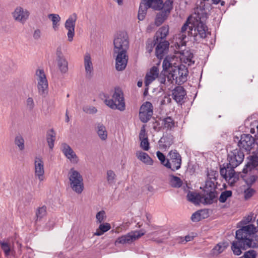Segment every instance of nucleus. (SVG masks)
Instances as JSON below:
<instances>
[{
    "label": "nucleus",
    "mask_w": 258,
    "mask_h": 258,
    "mask_svg": "<svg viewBox=\"0 0 258 258\" xmlns=\"http://www.w3.org/2000/svg\"><path fill=\"white\" fill-rule=\"evenodd\" d=\"M252 219L251 215L244 217L240 222L243 226L236 231V238L237 240L232 242L231 249L236 255L241 253V249L258 247V235L256 234L257 228L253 224L246 225Z\"/></svg>",
    "instance_id": "1"
},
{
    "label": "nucleus",
    "mask_w": 258,
    "mask_h": 258,
    "mask_svg": "<svg viewBox=\"0 0 258 258\" xmlns=\"http://www.w3.org/2000/svg\"><path fill=\"white\" fill-rule=\"evenodd\" d=\"M208 18L206 12L198 14L197 18L189 16L181 27L180 32H185L188 29L187 32H191L193 30L198 32H209L208 28L205 23Z\"/></svg>",
    "instance_id": "2"
},
{
    "label": "nucleus",
    "mask_w": 258,
    "mask_h": 258,
    "mask_svg": "<svg viewBox=\"0 0 258 258\" xmlns=\"http://www.w3.org/2000/svg\"><path fill=\"white\" fill-rule=\"evenodd\" d=\"M188 74V71L186 66L180 64L171 68L167 79L171 83L175 82L176 84L181 85L186 81Z\"/></svg>",
    "instance_id": "3"
},
{
    "label": "nucleus",
    "mask_w": 258,
    "mask_h": 258,
    "mask_svg": "<svg viewBox=\"0 0 258 258\" xmlns=\"http://www.w3.org/2000/svg\"><path fill=\"white\" fill-rule=\"evenodd\" d=\"M104 97L105 98L104 103L110 108L118 109L120 111L125 110L123 94L120 89L117 88L115 89L111 99H107L105 96Z\"/></svg>",
    "instance_id": "4"
},
{
    "label": "nucleus",
    "mask_w": 258,
    "mask_h": 258,
    "mask_svg": "<svg viewBox=\"0 0 258 258\" xmlns=\"http://www.w3.org/2000/svg\"><path fill=\"white\" fill-rule=\"evenodd\" d=\"M68 175L70 187L72 190L77 194H81L84 188L82 175L74 168L70 170Z\"/></svg>",
    "instance_id": "5"
},
{
    "label": "nucleus",
    "mask_w": 258,
    "mask_h": 258,
    "mask_svg": "<svg viewBox=\"0 0 258 258\" xmlns=\"http://www.w3.org/2000/svg\"><path fill=\"white\" fill-rule=\"evenodd\" d=\"M113 51L127 52L129 41L127 33H117L114 37Z\"/></svg>",
    "instance_id": "6"
},
{
    "label": "nucleus",
    "mask_w": 258,
    "mask_h": 258,
    "mask_svg": "<svg viewBox=\"0 0 258 258\" xmlns=\"http://www.w3.org/2000/svg\"><path fill=\"white\" fill-rule=\"evenodd\" d=\"M181 164V157L176 150L171 151L168 155L165 166L172 171L178 170Z\"/></svg>",
    "instance_id": "7"
},
{
    "label": "nucleus",
    "mask_w": 258,
    "mask_h": 258,
    "mask_svg": "<svg viewBox=\"0 0 258 258\" xmlns=\"http://www.w3.org/2000/svg\"><path fill=\"white\" fill-rule=\"evenodd\" d=\"M36 76L39 94L43 97H45L48 93V82L43 70H37Z\"/></svg>",
    "instance_id": "8"
},
{
    "label": "nucleus",
    "mask_w": 258,
    "mask_h": 258,
    "mask_svg": "<svg viewBox=\"0 0 258 258\" xmlns=\"http://www.w3.org/2000/svg\"><path fill=\"white\" fill-rule=\"evenodd\" d=\"M145 234V231L144 230H136L131 231L126 234L119 237L115 241V244H130L134 241L139 239L142 236Z\"/></svg>",
    "instance_id": "9"
},
{
    "label": "nucleus",
    "mask_w": 258,
    "mask_h": 258,
    "mask_svg": "<svg viewBox=\"0 0 258 258\" xmlns=\"http://www.w3.org/2000/svg\"><path fill=\"white\" fill-rule=\"evenodd\" d=\"M244 157V153L240 149H236L229 152L227 160L229 165L236 168L242 162Z\"/></svg>",
    "instance_id": "10"
},
{
    "label": "nucleus",
    "mask_w": 258,
    "mask_h": 258,
    "mask_svg": "<svg viewBox=\"0 0 258 258\" xmlns=\"http://www.w3.org/2000/svg\"><path fill=\"white\" fill-rule=\"evenodd\" d=\"M160 34L161 35L160 40L158 41L159 43L156 47L155 54L158 58L162 59L168 51L169 43L168 41L163 40L168 33Z\"/></svg>",
    "instance_id": "11"
},
{
    "label": "nucleus",
    "mask_w": 258,
    "mask_h": 258,
    "mask_svg": "<svg viewBox=\"0 0 258 258\" xmlns=\"http://www.w3.org/2000/svg\"><path fill=\"white\" fill-rule=\"evenodd\" d=\"M113 56L115 57L116 70L118 71L124 70L126 67L128 61L127 52L113 51Z\"/></svg>",
    "instance_id": "12"
},
{
    "label": "nucleus",
    "mask_w": 258,
    "mask_h": 258,
    "mask_svg": "<svg viewBox=\"0 0 258 258\" xmlns=\"http://www.w3.org/2000/svg\"><path fill=\"white\" fill-rule=\"evenodd\" d=\"M153 115V106L151 103L147 101L141 106L139 118L142 122L146 123Z\"/></svg>",
    "instance_id": "13"
},
{
    "label": "nucleus",
    "mask_w": 258,
    "mask_h": 258,
    "mask_svg": "<svg viewBox=\"0 0 258 258\" xmlns=\"http://www.w3.org/2000/svg\"><path fill=\"white\" fill-rule=\"evenodd\" d=\"M235 168L229 165V163L226 165L224 164L220 168V174L226 180H231V182H235L238 179V177L234 170Z\"/></svg>",
    "instance_id": "14"
},
{
    "label": "nucleus",
    "mask_w": 258,
    "mask_h": 258,
    "mask_svg": "<svg viewBox=\"0 0 258 258\" xmlns=\"http://www.w3.org/2000/svg\"><path fill=\"white\" fill-rule=\"evenodd\" d=\"M235 168L229 165V163L226 165L224 164L220 168V174L226 180H231V182H235L238 179V177L234 170Z\"/></svg>",
    "instance_id": "15"
},
{
    "label": "nucleus",
    "mask_w": 258,
    "mask_h": 258,
    "mask_svg": "<svg viewBox=\"0 0 258 258\" xmlns=\"http://www.w3.org/2000/svg\"><path fill=\"white\" fill-rule=\"evenodd\" d=\"M34 174L36 178L39 181H43L45 179L44 165L42 158L40 156H36L34 159Z\"/></svg>",
    "instance_id": "16"
},
{
    "label": "nucleus",
    "mask_w": 258,
    "mask_h": 258,
    "mask_svg": "<svg viewBox=\"0 0 258 258\" xmlns=\"http://www.w3.org/2000/svg\"><path fill=\"white\" fill-rule=\"evenodd\" d=\"M254 145V138L249 134L242 135L238 143L239 149H243L246 151H250Z\"/></svg>",
    "instance_id": "17"
},
{
    "label": "nucleus",
    "mask_w": 258,
    "mask_h": 258,
    "mask_svg": "<svg viewBox=\"0 0 258 258\" xmlns=\"http://www.w3.org/2000/svg\"><path fill=\"white\" fill-rule=\"evenodd\" d=\"M29 12L26 9L21 7H17L12 13V16L14 20L21 23H25L28 19Z\"/></svg>",
    "instance_id": "18"
},
{
    "label": "nucleus",
    "mask_w": 258,
    "mask_h": 258,
    "mask_svg": "<svg viewBox=\"0 0 258 258\" xmlns=\"http://www.w3.org/2000/svg\"><path fill=\"white\" fill-rule=\"evenodd\" d=\"M61 150L65 156L73 163L78 162V158L71 147L64 143L61 145Z\"/></svg>",
    "instance_id": "19"
},
{
    "label": "nucleus",
    "mask_w": 258,
    "mask_h": 258,
    "mask_svg": "<svg viewBox=\"0 0 258 258\" xmlns=\"http://www.w3.org/2000/svg\"><path fill=\"white\" fill-rule=\"evenodd\" d=\"M173 143V136L171 134L163 136L159 141L160 149L166 150Z\"/></svg>",
    "instance_id": "20"
},
{
    "label": "nucleus",
    "mask_w": 258,
    "mask_h": 258,
    "mask_svg": "<svg viewBox=\"0 0 258 258\" xmlns=\"http://www.w3.org/2000/svg\"><path fill=\"white\" fill-rule=\"evenodd\" d=\"M216 198V191L204 189V194L202 196V202L205 204H211L217 201Z\"/></svg>",
    "instance_id": "21"
},
{
    "label": "nucleus",
    "mask_w": 258,
    "mask_h": 258,
    "mask_svg": "<svg viewBox=\"0 0 258 258\" xmlns=\"http://www.w3.org/2000/svg\"><path fill=\"white\" fill-rule=\"evenodd\" d=\"M95 131L99 138L102 141H105L108 138V132L106 126L101 122L95 124Z\"/></svg>",
    "instance_id": "22"
},
{
    "label": "nucleus",
    "mask_w": 258,
    "mask_h": 258,
    "mask_svg": "<svg viewBox=\"0 0 258 258\" xmlns=\"http://www.w3.org/2000/svg\"><path fill=\"white\" fill-rule=\"evenodd\" d=\"M84 64L86 77L88 78L91 77L93 71V66L91 61V55L88 53H85L84 55Z\"/></svg>",
    "instance_id": "23"
},
{
    "label": "nucleus",
    "mask_w": 258,
    "mask_h": 258,
    "mask_svg": "<svg viewBox=\"0 0 258 258\" xmlns=\"http://www.w3.org/2000/svg\"><path fill=\"white\" fill-rule=\"evenodd\" d=\"M194 54L190 50H181L180 59L182 62L191 66L195 63V61L192 60Z\"/></svg>",
    "instance_id": "24"
},
{
    "label": "nucleus",
    "mask_w": 258,
    "mask_h": 258,
    "mask_svg": "<svg viewBox=\"0 0 258 258\" xmlns=\"http://www.w3.org/2000/svg\"><path fill=\"white\" fill-rule=\"evenodd\" d=\"M185 95V91L181 86L176 87L172 91L173 98L177 103L181 102Z\"/></svg>",
    "instance_id": "25"
},
{
    "label": "nucleus",
    "mask_w": 258,
    "mask_h": 258,
    "mask_svg": "<svg viewBox=\"0 0 258 258\" xmlns=\"http://www.w3.org/2000/svg\"><path fill=\"white\" fill-rule=\"evenodd\" d=\"M77 19V15L76 13L71 15L66 20L64 27L68 31V32H75V27Z\"/></svg>",
    "instance_id": "26"
},
{
    "label": "nucleus",
    "mask_w": 258,
    "mask_h": 258,
    "mask_svg": "<svg viewBox=\"0 0 258 258\" xmlns=\"http://www.w3.org/2000/svg\"><path fill=\"white\" fill-rule=\"evenodd\" d=\"M258 166V157L256 156H250L249 161L243 169L244 173L250 172L252 169Z\"/></svg>",
    "instance_id": "27"
},
{
    "label": "nucleus",
    "mask_w": 258,
    "mask_h": 258,
    "mask_svg": "<svg viewBox=\"0 0 258 258\" xmlns=\"http://www.w3.org/2000/svg\"><path fill=\"white\" fill-rule=\"evenodd\" d=\"M159 71L156 67H153L150 70L149 73H147L146 76L145 83L146 86L150 84L156 78L158 77Z\"/></svg>",
    "instance_id": "28"
},
{
    "label": "nucleus",
    "mask_w": 258,
    "mask_h": 258,
    "mask_svg": "<svg viewBox=\"0 0 258 258\" xmlns=\"http://www.w3.org/2000/svg\"><path fill=\"white\" fill-rule=\"evenodd\" d=\"M177 58L174 56L172 57L166 56L162 63L163 70L164 71H168L170 73V70H171V68L176 66H175V62L174 61Z\"/></svg>",
    "instance_id": "29"
},
{
    "label": "nucleus",
    "mask_w": 258,
    "mask_h": 258,
    "mask_svg": "<svg viewBox=\"0 0 258 258\" xmlns=\"http://www.w3.org/2000/svg\"><path fill=\"white\" fill-rule=\"evenodd\" d=\"M148 8H150L148 7L147 6V2L146 0H142L141 2L139 11H138V19L139 20H143L145 18V16L147 14V11Z\"/></svg>",
    "instance_id": "30"
},
{
    "label": "nucleus",
    "mask_w": 258,
    "mask_h": 258,
    "mask_svg": "<svg viewBox=\"0 0 258 258\" xmlns=\"http://www.w3.org/2000/svg\"><path fill=\"white\" fill-rule=\"evenodd\" d=\"M136 157L140 161L146 164L151 165L153 164V160L146 153L142 151H137L136 153Z\"/></svg>",
    "instance_id": "31"
},
{
    "label": "nucleus",
    "mask_w": 258,
    "mask_h": 258,
    "mask_svg": "<svg viewBox=\"0 0 258 258\" xmlns=\"http://www.w3.org/2000/svg\"><path fill=\"white\" fill-rule=\"evenodd\" d=\"M148 7L155 11H160L163 8L162 0H146Z\"/></svg>",
    "instance_id": "32"
},
{
    "label": "nucleus",
    "mask_w": 258,
    "mask_h": 258,
    "mask_svg": "<svg viewBox=\"0 0 258 258\" xmlns=\"http://www.w3.org/2000/svg\"><path fill=\"white\" fill-rule=\"evenodd\" d=\"M188 200L195 204L202 202V196L193 191H189L187 195Z\"/></svg>",
    "instance_id": "33"
},
{
    "label": "nucleus",
    "mask_w": 258,
    "mask_h": 258,
    "mask_svg": "<svg viewBox=\"0 0 258 258\" xmlns=\"http://www.w3.org/2000/svg\"><path fill=\"white\" fill-rule=\"evenodd\" d=\"M56 134L53 129H51L47 133V142L48 146L50 149H52L54 147V142L55 140Z\"/></svg>",
    "instance_id": "34"
},
{
    "label": "nucleus",
    "mask_w": 258,
    "mask_h": 258,
    "mask_svg": "<svg viewBox=\"0 0 258 258\" xmlns=\"http://www.w3.org/2000/svg\"><path fill=\"white\" fill-rule=\"evenodd\" d=\"M48 18L52 22L53 28L55 31L58 30V27L59 25L60 17L58 14H50L48 15Z\"/></svg>",
    "instance_id": "35"
},
{
    "label": "nucleus",
    "mask_w": 258,
    "mask_h": 258,
    "mask_svg": "<svg viewBox=\"0 0 258 258\" xmlns=\"http://www.w3.org/2000/svg\"><path fill=\"white\" fill-rule=\"evenodd\" d=\"M57 66L61 73H66L68 70V63L65 58L56 59Z\"/></svg>",
    "instance_id": "36"
},
{
    "label": "nucleus",
    "mask_w": 258,
    "mask_h": 258,
    "mask_svg": "<svg viewBox=\"0 0 258 258\" xmlns=\"http://www.w3.org/2000/svg\"><path fill=\"white\" fill-rule=\"evenodd\" d=\"M248 173H244L243 172L241 174V177L245 181L248 185L251 186L256 180L257 177L254 175H248Z\"/></svg>",
    "instance_id": "37"
},
{
    "label": "nucleus",
    "mask_w": 258,
    "mask_h": 258,
    "mask_svg": "<svg viewBox=\"0 0 258 258\" xmlns=\"http://www.w3.org/2000/svg\"><path fill=\"white\" fill-rule=\"evenodd\" d=\"M168 15L166 12L162 11L157 14L154 22L156 24V26H160L166 20Z\"/></svg>",
    "instance_id": "38"
},
{
    "label": "nucleus",
    "mask_w": 258,
    "mask_h": 258,
    "mask_svg": "<svg viewBox=\"0 0 258 258\" xmlns=\"http://www.w3.org/2000/svg\"><path fill=\"white\" fill-rule=\"evenodd\" d=\"M205 214H207L205 210H200L193 213L191 216V220L193 222H198L202 219L205 218Z\"/></svg>",
    "instance_id": "39"
},
{
    "label": "nucleus",
    "mask_w": 258,
    "mask_h": 258,
    "mask_svg": "<svg viewBox=\"0 0 258 258\" xmlns=\"http://www.w3.org/2000/svg\"><path fill=\"white\" fill-rule=\"evenodd\" d=\"M163 128L167 130H171L175 126V122L171 117H167L163 120Z\"/></svg>",
    "instance_id": "40"
},
{
    "label": "nucleus",
    "mask_w": 258,
    "mask_h": 258,
    "mask_svg": "<svg viewBox=\"0 0 258 258\" xmlns=\"http://www.w3.org/2000/svg\"><path fill=\"white\" fill-rule=\"evenodd\" d=\"M228 246L227 242H223L219 243L213 248V253L215 254H218L222 252Z\"/></svg>",
    "instance_id": "41"
},
{
    "label": "nucleus",
    "mask_w": 258,
    "mask_h": 258,
    "mask_svg": "<svg viewBox=\"0 0 258 258\" xmlns=\"http://www.w3.org/2000/svg\"><path fill=\"white\" fill-rule=\"evenodd\" d=\"M0 244L6 255H9L14 251V249L10 243L4 241H0Z\"/></svg>",
    "instance_id": "42"
},
{
    "label": "nucleus",
    "mask_w": 258,
    "mask_h": 258,
    "mask_svg": "<svg viewBox=\"0 0 258 258\" xmlns=\"http://www.w3.org/2000/svg\"><path fill=\"white\" fill-rule=\"evenodd\" d=\"M182 182L180 178L174 175L170 176V184L173 187H179L182 185Z\"/></svg>",
    "instance_id": "43"
},
{
    "label": "nucleus",
    "mask_w": 258,
    "mask_h": 258,
    "mask_svg": "<svg viewBox=\"0 0 258 258\" xmlns=\"http://www.w3.org/2000/svg\"><path fill=\"white\" fill-rule=\"evenodd\" d=\"M46 207L43 206L39 207L36 211V221L40 220L43 217L46 215Z\"/></svg>",
    "instance_id": "44"
},
{
    "label": "nucleus",
    "mask_w": 258,
    "mask_h": 258,
    "mask_svg": "<svg viewBox=\"0 0 258 258\" xmlns=\"http://www.w3.org/2000/svg\"><path fill=\"white\" fill-rule=\"evenodd\" d=\"M176 39H178V41L176 42V44L177 46L180 48V46H183L185 45L186 41L185 39L186 38V36L183 35V33H178L176 35Z\"/></svg>",
    "instance_id": "45"
},
{
    "label": "nucleus",
    "mask_w": 258,
    "mask_h": 258,
    "mask_svg": "<svg viewBox=\"0 0 258 258\" xmlns=\"http://www.w3.org/2000/svg\"><path fill=\"white\" fill-rule=\"evenodd\" d=\"M163 8L164 9L162 11L169 15L171 10L173 9V1L166 0L165 2L163 3Z\"/></svg>",
    "instance_id": "46"
},
{
    "label": "nucleus",
    "mask_w": 258,
    "mask_h": 258,
    "mask_svg": "<svg viewBox=\"0 0 258 258\" xmlns=\"http://www.w3.org/2000/svg\"><path fill=\"white\" fill-rule=\"evenodd\" d=\"M232 196V191L231 190H225L221 192L219 200L221 203H225L228 198Z\"/></svg>",
    "instance_id": "47"
},
{
    "label": "nucleus",
    "mask_w": 258,
    "mask_h": 258,
    "mask_svg": "<svg viewBox=\"0 0 258 258\" xmlns=\"http://www.w3.org/2000/svg\"><path fill=\"white\" fill-rule=\"evenodd\" d=\"M15 143L18 147L20 150H23L24 149V140L22 137L20 136H17L15 138Z\"/></svg>",
    "instance_id": "48"
},
{
    "label": "nucleus",
    "mask_w": 258,
    "mask_h": 258,
    "mask_svg": "<svg viewBox=\"0 0 258 258\" xmlns=\"http://www.w3.org/2000/svg\"><path fill=\"white\" fill-rule=\"evenodd\" d=\"M159 41L158 36H157L155 40H154L153 42L152 41L148 40L147 43L146 44V50L147 51L150 53L153 49L154 45L155 43H157Z\"/></svg>",
    "instance_id": "49"
},
{
    "label": "nucleus",
    "mask_w": 258,
    "mask_h": 258,
    "mask_svg": "<svg viewBox=\"0 0 258 258\" xmlns=\"http://www.w3.org/2000/svg\"><path fill=\"white\" fill-rule=\"evenodd\" d=\"M116 175L112 170H108L107 172V180L109 184H112L115 182Z\"/></svg>",
    "instance_id": "50"
},
{
    "label": "nucleus",
    "mask_w": 258,
    "mask_h": 258,
    "mask_svg": "<svg viewBox=\"0 0 258 258\" xmlns=\"http://www.w3.org/2000/svg\"><path fill=\"white\" fill-rule=\"evenodd\" d=\"M27 109L29 111H32L35 107V103L32 97H29L26 101Z\"/></svg>",
    "instance_id": "51"
},
{
    "label": "nucleus",
    "mask_w": 258,
    "mask_h": 258,
    "mask_svg": "<svg viewBox=\"0 0 258 258\" xmlns=\"http://www.w3.org/2000/svg\"><path fill=\"white\" fill-rule=\"evenodd\" d=\"M83 110L86 113L88 114H95L97 112V109L96 107L90 105L84 106L83 107Z\"/></svg>",
    "instance_id": "52"
},
{
    "label": "nucleus",
    "mask_w": 258,
    "mask_h": 258,
    "mask_svg": "<svg viewBox=\"0 0 258 258\" xmlns=\"http://www.w3.org/2000/svg\"><path fill=\"white\" fill-rule=\"evenodd\" d=\"M55 223V219L53 218H50L46 224L45 230L46 231L52 229L54 226Z\"/></svg>",
    "instance_id": "53"
},
{
    "label": "nucleus",
    "mask_w": 258,
    "mask_h": 258,
    "mask_svg": "<svg viewBox=\"0 0 258 258\" xmlns=\"http://www.w3.org/2000/svg\"><path fill=\"white\" fill-rule=\"evenodd\" d=\"M141 141L140 147L144 151H148L150 149V144L148 139L140 140Z\"/></svg>",
    "instance_id": "54"
},
{
    "label": "nucleus",
    "mask_w": 258,
    "mask_h": 258,
    "mask_svg": "<svg viewBox=\"0 0 258 258\" xmlns=\"http://www.w3.org/2000/svg\"><path fill=\"white\" fill-rule=\"evenodd\" d=\"M97 222L101 223L105 218V212L102 210L98 212L96 215Z\"/></svg>",
    "instance_id": "55"
},
{
    "label": "nucleus",
    "mask_w": 258,
    "mask_h": 258,
    "mask_svg": "<svg viewBox=\"0 0 258 258\" xmlns=\"http://www.w3.org/2000/svg\"><path fill=\"white\" fill-rule=\"evenodd\" d=\"M156 155L161 163L165 166L167 162V159H166L165 155L160 151H157L156 152Z\"/></svg>",
    "instance_id": "56"
},
{
    "label": "nucleus",
    "mask_w": 258,
    "mask_h": 258,
    "mask_svg": "<svg viewBox=\"0 0 258 258\" xmlns=\"http://www.w3.org/2000/svg\"><path fill=\"white\" fill-rule=\"evenodd\" d=\"M210 0H202L201 2V7L203 10H209L211 9V5L210 3Z\"/></svg>",
    "instance_id": "57"
},
{
    "label": "nucleus",
    "mask_w": 258,
    "mask_h": 258,
    "mask_svg": "<svg viewBox=\"0 0 258 258\" xmlns=\"http://www.w3.org/2000/svg\"><path fill=\"white\" fill-rule=\"evenodd\" d=\"M148 139V135L146 132L145 126L143 125L142 127L141 130L140 132V134H139V140H144V139Z\"/></svg>",
    "instance_id": "58"
},
{
    "label": "nucleus",
    "mask_w": 258,
    "mask_h": 258,
    "mask_svg": "<svg viewBox=\"0 0 258 258\" xmlns=\"http://www.w3.org/2000/svg\"><path fill=\"white\" fill-rule=\"evenodd\" d=\"M256 253L253 250H250L244 253L243 257L244 258H256Z\"/></svg>",
    "instance_id": "59"
},
{
    "label": "nucleus",
    "mask_w": 258,
    "mask_h": 258,
    "mask_svg": "<svg viewBox=\"0 0 258 258\" xmlns=\"http://www.w3.org/2000/svg\"><path fill=\"white\" fill-rule=\"evenodd\" d=\"M110 228V225L107 223L101 224L99 227V230L102 231L103 233L107 232Z\"/></svg>",
    "instance_id": "60"
},
{
    "label": "nucleus",
    "mask_w": 258,
    "mask_h": 258,
    "mask_svg": "<svg viewBox=\"0 0 258 258\" xmlns=\"http://www.w3.org/2000/svg\"><path fill=\"white\" fill-rule=\"evenodd\" d=\"M204 189H209V190L216 191L214 183L211 181H207L206 182Z\"/></svg>",
    "instance_id": "61"
},
{
    "label": "nucleus",
    "mask_w": 258,
    "mask_h": 258,
    "mask_svg": "<svg viewBox=\"0 0 258 258\" xmlns=\"http://www.w3.org/2000/svg\"><path fill=\"white\" fill-rule=\"evenodd\" d=\"M255 192V190L251 188H248L244 190V197L245 199H247L252 196Z\"/></svg>",
    "instance_id": "62"
},
{
    "label": "nucleus",
    "mask_w": 258,
    "mask_h": 258,
    "mask_svg": "<svg viewBox=\"0 0 258 258\" xmlns=\"http://www.w3.org/2000/svg\"><path fill=\"white\" fill-rule=\"evenodd\" d=\"M56 59H60L64 58L61 51V47H57L56 52Z\"/></svg>",
    "instance_id": "63"
},
{
    "label": "nucleus",
    "mask_w": 258,
    "mask_h": 258,
    "mask_svg": "<svg viewBox=\"0 0 258 258\" xmlns=\"http://www.w3.org/2000/svg\"><path fill=\"white\" fill-rule=\"evenodd\" d=\"M156 32H169V26L164 25L159 29Z\"/></svg>",
    "instance_id": "64"
}]
</instances>
